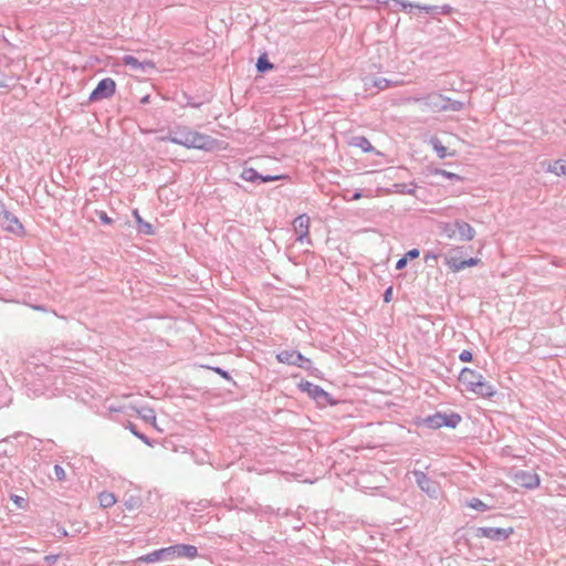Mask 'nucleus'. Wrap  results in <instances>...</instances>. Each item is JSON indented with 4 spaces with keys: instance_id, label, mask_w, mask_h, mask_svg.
<instances>
[{
    "instance_id": "nucleus-33",
    "label": "nucleus",
    "mask_w": 566,
    "mask_h": 566,
    "mask_svg": "<svg viewBox=\"0 0 566 566\" xmlns=\"http://www.w3.org/2000/svg\"><path fill=\"white\" fill-rule=\"evenodd\" d=\"M95 216L99 219V221L104 224H112L114 220L107 216V213L103 210H96Z\"/></svg>"
},
{
    "instance_id": "nucleus-19",
    "label": "nucleus",
    "mask_w": 566,
    "mask_h": 566,
    "mask_svg": "<svg viewBox=\"0 0 566 566\" xmlns=\"http://www.w3.org/2000/svg\"><path fill=\"white\" fill-rule=\"evenodd\" d=\"M353 145L356 147H360L363 153H374L377 157H379V159L375 161V165H382V164H386L389 161L388 159L385 158L386 156L384 153L377 151L374 148L373 144H353Z\"/></svg>"
},
{
    "instance_id": "nucleus-14",
    "label": "nucleus",
    "mask_w": 566,
    "mask_h": 566,
    "mask_svg": "<svg viewBox=\"0 0 566 566\" xmlns=\"http://www.w3.org/2000/svg\"><path fill=\"white\" fill-rule=\"evenodd\" d=\"M520 485L533 490L539 485V476L536 473L521 471L516 474Z\"/></svg>"
},
{
    "instance_id": "nucleus-48",
    "label": "nucleus",
    "mask_w": 566,
    "mask_h": 566,
    "mask_svg": "<svg viewBox=\"0 0 566 566\" xmlns=\"http://www.w3.org/2000/svg\"><path fill=\"white\" fill-rule=\"evenodd\" d=\"M355 142H363V143H366V142H368V140H367V138H366V137L360 136V137H356V138H355Z\"/></svg>"
},
{
    "instance_id": "nucleus-2",
    "label": "nucleus",
    "mask_w": 566,
    "mask_h": 566,
    "mask_svg": "<svg viewBox=\"0 0 566 566\" xmlns=\"http://www.w3.org/2000/svg\"><path fill=\"white\" fill-rule=\"evenodd\" d=\"M459 381L465 387V390L483 398H491L496 392L494 387L485 381L480 373L468 367L462 368L460 371Z\"/></svg>"
},
{
    "instance_id": "nucleus-40",
    "label": "nucleus",
    "mask_w": 566,
    "mask_h": 566,
    "mask_svg": "<svg viewBox=\"0 0 566 566\" xmlns=\"http://www.w3.org/2000/svg\"><path fill=\"white\" fill-rule=\"evenodd\" d=\"M382 297L385 303H389L392 300V286L386 289Z\"/></svg>"
},
{
    "instance_id": "nucleus-3",
    "label": "nucleus",
    "mask_w": 566,
    "mask_h": 566,
    "mask_svg": "<svg viewBox=\"0 0 566 566\" xmlns=\"http://www.w3.org/2000/svg\"><path fill=\"white\" fill-rule=\"evenodd\" d=\"M276 360L289 366H297L306 370L310 376L317 377L319 370L313 366L310 358L303 356L298 350L284 349L276 354Z\"/></svg>"
},
{
    "instance_id": "nucleus-34",
    "label": "nucleus",
    "mask_w": 566,
    "mask_h": 566,
    "mask_svg": "<svg viewBox=\"0 0 566 566\" xmlns=\"http://www.w3.org/2000/svg\"><path fill=\"white\" fill-rule=\"evenodd\" d=\"M54 475H55L56 481L62 482V481H65V479H66L65 470L60 464L54 465Z\"/></svg>"
},
{
    "instance_id": "nucleus-39",
    "label": "nucleus",
    "mask_w": 566,
    "mask_h": 566,
    "mask_svg": "<svg viewBox=\"0 0 566 566\" xmlns=\"http://www.w3.org/2000/svg\"><path fill=\"white\" fill-rule=\"evenodd\" d=\"M212 370L214 373H217L218 375H220L222 378H224L227 380H232L230 374L227 370H224V369H222L220 367H213Z\"/></svg>"
},
{
    "instance_id": "nucleus-25",
    "label": "nucleus",
    "mask_w": 566,
    "mask_h": 566,
    "mask_svg": "<svg viewBox=\"0 0 566 566\" xmlns=\"http://www.w3.org/2000/svg\"><path fill=\"white\" fill-rule=\"evenodd\" d=\"M433 149L437 153V156L441 159L450 156L453 157L457 155L455 150H450L448 147H446L443 144H432Z\"/></svg>"
},
{
    "instance_id": "nucleus-50",
    "label": "nucleus",
    "mask_w": 566,
    "mask_h": 566,
    "mask_svg": "<svg viewBox=\"0 0 566 566\" xmlns=\"http://www.w3.org/2000/svg\"><path fill=\"white\" fill-rule=\"evenodd\" d=\"M34 308H35V310H38V311H43V310H44V307H43V306H41V305H39V306H34Z\"/></svg>"
},
{
    "instance_id": "nucleus-5",
    "label": "nucleus",
    "mask_w": 566,
    "mask_h": 566,
    "mask_svg": "<svg viewBox=\"0 0 566 566\" xmlns=\"http://www.w3.org/2000/svg\"><path fill=\"white\" fill-rule=\"evenodd\" d=\"M298 388L301 391L306 392L312 399L316 401L321 407L324 406H333L336 403V400L325 391L322 387L314 385L307 380H302L298 384Z\"/></svg>"
},
{
    "instance_id": "nucleus-42",
    "label": "nucleus",
    "mask_w": 566,
    "mask_h": 566,
    "mask_svg": "<svg viewBox=\"0 0 566 566\" xmlns=\"http://www.w3.org/2000/svg\"><path fill=\"white\" fill-rule=\"evenodd\" d=\"M407 262H408L407 256H402V258H400V259L397 261V263H396V269H397V270H402V269H405V268L407 266Z\"/></svg>"
},
{
    "instance_id": "nucleus-43",
    "label": "nucleus",
    "mask_w": 566,
    "mask_h": 566,
    "mask_svg": "<svg viewBox=\"0 0 566 566\" xmlns=\"http://www.w3.org/2000/svg\"><path fill=\"white\" fill-rule=\"evenodd\" d=\"M177 160L179 161H197V160H200L201 158H193V157H190V156H181L179 158H176Z\"/></svg>"
},
{
    "instance_id": "nucleus-31",
    "label": "nucleus",
    "mask_w": 566,
    "mask_h": 566,
    "mask_svg": "<svg viewBox=\"0 0 566 566\" xmlns=\"http://www.w3.org/2000/svg\"><path fill=\"white\" fill-rule=\"evenodd\" d=\"M463 108V103L462 102H459V101H452L451 98L448 97V103H446V108L444 111H460Z\"/></svg>"
},
{
    "instance_id": "nucleus-38",
    "label": "nucleus",
    "mask_w": 566,
    "mask_h": 566,
    "mask_svg": "<svg viewBox=\"0 0 566 566\" xmlns=\"http://www.w3.org/2000/svg\"><path fill=\"white\" fill-rule=\"evenodd\" d=\"M459 359L463 363H468L473 359V355L470 350L464 349L460 353Z\"/></svg>"
},
{
    "instance_id": "nucleus-24",
    "label": "nucleus",
    "mask_w": 566,
    "mask_h": 566,
    "mask_svg": "<svg viewBox=\"0 0 566 566\" xmlns=\"http://www.w3.org/2000/svg\"><path fill=\"white\" fill-rule=\"evenodd\" d=\"M180 145L187 149L193 148V149H199V150H203L207 153H211V151H214L216 149H220L218 147L219 144H180Z\"/></svg>"
},
{
    "instance_id": "nucleus-20",
    "label": "nucleus",
    "mask_w": 566,
    "mask_h": 566,
    "mask_svg": "<svg viewBox=\"0 0 566 566\" xmlns=\"http://www.w3.org/2000/svg\"><path fill=\"white\" fill-rule=\"evenodd\" d=\"M546 170L557 176H566V160L548 163Z\"/></svg>"
},
{
    "instance_id": "nucleus-49",
    "label": "nucleus",
    "mask_w": 566,
    "mask_h": 566,
    "mask_svg": "<svg viewBox=\"0 0 566 566\" xmlns=\"http://www.w3.org/2000/svg\"><path fill=\"white\" fill-rule=\"evenodd\" d=\"M4 209L6 208H4L3 203L0 201V217L2 216Z\"/></svg>"
},
{
    "instance_id": "nucleus-32",
    "label": "nucleus",
    "mask_w": 566,
    "mask_h": 566,
    "mask_svg": "<svg viewBox=\"0 0 566 566\" xmlns=\"http://www.w3.org/2000/svg\"><path fill=\"white\" fill-rule=\"evenodd\" d=\"M480 262H481V260L478 258H470L468 260H463L461 263H459V265L457 268L463 270L467 266L478 265Z\"/></svg>"
},
{
    "instance_id": "nucleus-28",
    "label": "nucleus",
    "mask_w": 566,
    "mask_h": 566,
    "mask_svg": "<svg viewBox=\"0 0 566 566\" xmlns=\"http://www.w3.org/2000/svg\"><path fill=\"white\" fill-rule=\"evenodd\" d=\"M432 174H433V175H440V176H443V177H446L447 179H450V180H455V181H461V180H463V178H462L460 175L454 174V172L447 171V170L441 169V168H434V169H432Z\"/></svg>"
},
{
    "instance_id": "nucleus-4",
    "label": "nucleus",
    "mask_w": 566,
    "mask_h": 566,
    "mask_svg": "<svg viewBox=\"0 0 566 566\" xmlns=\"http://www.w3.org/2000/svg\"><path fill=\"white\" fill-rule=\"evenodd\" d=\"M461 416L455 412L451 415L436 412L434 415L423 418L421 423L430 429H439L441 427L455 428L461 422Z\"/></svg>"
},
{
    "instance_id": "nucleus-29",
    "label": "nucleus",
    "mask_w": 566,
    "mask_h": 566,
    "mask_svg": "<svg viewBox=\"0 0 566 566\" xmlns=\"http://www.w3.org/2000/svg\"><path fill=\"white\" fill-rule=\"evenodd\" d=\"M468 506L471 509H474L476 511H480V512H485L489 510V506L482 500H480L478 497H472L468 502Z\"/></svg>"
},
{
    "instance_id": "nucleus-15",
    "label": "nucleus",
    "mask_w": 566,
    "mask_h": 566,
    "mask_svg": "<svg viewBox=\"0 0 566 566\" xmlns=\"http://www.w3.org/2000/svg\"><path fill=\"white\" fill-rule=\"evenodd\" d=\"M457 233L461 241H471L475 237V230L463 220H455Z\"/></svg>"
},
{
    "instance_id": "nucleus-27",
    "label": "nucleus",
    "mask_w": 566,
    "mask_h": 566,
    "mask_svg": "<svg viewBox=\"0 0 566 566\" xmlns=\"http://www.w3.org/2000/svg\"><path fill=\"white\" fill-rule=\"evenodd\" d=\"M272 69H273V64L268 60L265 54L259 56V59L256 61V70L260 73H265Z\"/></svg>"
},
{
    "instance_id": "nucleus-21",
    "label": "nucleus",
    "mask_w": 566,
    "mask_h": 566,
    "mask_svg": "<svg viewBox=\"0 0 566 566\" xmlns=\"http://www.w3.org/2000/svg\"><path fill=\"white\" fill-rule=\"evenodd\" d=\"M137 413L145 422L153 424L156 422V415L153 408L142 407L137 409Z\"/></svg>"
},
{
    "instance_id": "nucleus-11",
    "label": "nucleus",
    "mask_w": 566,
    "mask_h": 566,
    "mask_svg": "<svg viewBox=\"0 0 566 566\" xmlns=\"http://www.w3.org/2000/svg\"><path fill=\"white\" fill-rule=\"evenodd\" d=\"M310 223L311 219L306 213L300 214L293 220L292 226L296 234V241L304 242L306 240L308 243H312L308 237Z\"/></svg>"
},
{
    "instance_id": "nucleus-8",
    "label": "nucleus",
    "mask_w": 566,
    "mask_h": 566,
    "mask_svg": "<svg viewBox=\"0 0 566 566\" xmlns=\"http://www.w3.org/2000/svg\"><path fill=\"white\" fill-rule=\"evenodd\" d=\"M116 83L111 77L101 80L97 86L93 90L90 95V101L96 102L105 98H109L115 94Z\"/></svg>"
},
{
    "instance_id": "nucleus-7",
    "label": "nucleus",
    "mask_w": 566,
    "mask_h": 566,
    "mask_svg": "<svg viewBox=\"0 0 566 566\" xmlns=\"http://www.w3.org/2000/svg\"><path fill=\"white\" fill-rule=\"evenodd\" d=\"M412 474L417 482V485L431 499H437L440 492V486L438 482L433 481L429 478L424 472L420 470H413Z\"/></svg>"
},
{
    "instance_id": "nucleus-35",
    "label": "nucleus",
    "mask_w": 566,
    "mask_h": 566,
    "mask_svg": "<svg viewBox=\"0 0 566 566\" xmlns=\"http://www.w3.org/2000/svg\"><path fill=\"white\" fill-rule=\"evenodd\" d=\"M11 500L14 502L18 509H25L28 506V500L19 496V495H11Z\"/></svg>"
},
{
    "instance_id": "nucleus-51",
    "label": "nucleus",
    "mask_w": 566,
    "mask_h": 566,
    "mask_svg": "<svg viewBox=\"0 0 566 566\" xmlns=\"http://www.w3.org/2000/svg\"><path fill=\"white\" fill-rule=\"evenodd\" d=\"M170 142L176 143L179 142L176 137L170 138Z\"/></svg>"
},
{
    "instance_id": "nucleus-44",
    "label": "nucleus",
    "mask_w": 566,
    "mask_h": 566,
    "mask_svg": "<svg viewBox=\"0 0 566 566\" xmlns=\"http://www.w3.org/2000/svg\"><path fill=\"white\" fill-rule=\"evenodd\" d=\"M8 458L6 454H0V471L3 470L7 465Z\"/></svg>"
},
{
    "instance_id": "nucleus-13",
    "label": "nucleus",
    "mask_w": 566,
    "mask_h": 566,
    "mask_svg": "<svg viewBox=\"0 0 566 566\" xmlns=\"http://www.w3.org/2000/svg\"><path fill=\"white\" fill-rule=\"evenodd\" d=\"M122 62L125 66H128L130 67L132 70H135V71H147L148 69H154L155 67V64L154 62L151 61H138V59H136L135 56L133 55H124L122 57Z\"/></svg>"
},
{
    "instance_id": "nucleus-41",
    "label": "nucleus",
    "mask_w": 566,
    "mask_h": 566,
    "mask_svg": "<svg viewBox=\"0 0 566 566\" xmlns=\"http://www.w3.org/2000/svg\"><path fill=\"white\" fill-rule=\"evenodd\" d=\"M420 254V251L418 249H411L409 250L405 256H407V260L410 259V260H413V259H417Z\"/></svg>"
},
{
    "instance_id": "nucleus-1",
    "label": "nucleus",
    "mask_w": 566,
    "mask_h": 566,
    "mask_svg": "<svg viewBox=\"0 0 566 566\" xmlns=\"http://www.w3.org/2000/svg\"><path fill=\"white\" fill-rule=\"evenodd\" d=\"M198 556V548L189 544H176L159 548L139 556L136 562L143 564L156 563L159 560H171L175 557L193 559Z\"/></svg>"
},
{
    "instance_id": "nucleus-16",
    "label": "nucleus",
    "mask_w": 566,
    "mask_h": 566,
    "mask_svg": "<svg viewBox=\"0 0 566 566\" xmlns=\"http://www.w3.org/2000/svg\"><path fill=\"white\" fill-rule=\"evenodd\" d=\"M411 8H417L426 13L429 14H450L452 11V8L449 4L444 6H421V4H413Z\"/></svg>"
},
{
    "instance_id": "nucleus-36",
    "label": "nucleus",
    "mask_w": 566,
    "mask_h": 566,
    "mask_svg": "<svg viewBox=\"0 0 566 566\" xmlns=\"http://www.w3.org/2000/svg\"><path fill=\"white\" fill-rule=\"evenodd\" d=\"M390 84H391V82L384 77L377 78L374 82V86H376L378 90H385V88L389 87Z\"/></svg>"
},
{
    "instance_id": "nucleus-6",
    "label": "nucleus",
    "mask_w": 566,
    "mask_h": 566,
    "mask_svg": "<svg viewBox=\"0 0 566 566\" xmlns=\"http://www.w3.org/2000/svg\"><path fill=\"white\" fill-rule=\"evenodd\" d=\"M515 533L512 526L510 527H492L481 526L474 531V536L478 538H489L493 542H505Z\"/></svg>"
},
{
    "instance_id": "nucleus-52",
    "label": "nucleus",
    "mask_w": 566,
    "mask_h": 566,
    "mask_svg": "<svg viewBox=\"0 0 566 566\" xmlns=\"http://www.w3.org/2000/svg\"><path fill=\"white\" fill-rule=\"evenodd\" d=\"M433 142H438V139L437 138H431L430 143H433Z\"/></svg>"
},
{
    "instance_id": "nucleus-10",
    "label": "nucleus",
    "mask_w": 566,
    "mask_h": 566,
    "mask_svg": "<svg viewBox=\"0 0 566 566\" xmlns=\"http://www.w3.org/2000/svg\"><path fill=\"white\" fill-rule=\"evenodd\" d=\"M240 177L253 184H264L270 181L283 180L289 178L287 175H262L259 174L254 168L249 167L244 168L240 175Z\"/></svg>"
},
{
    "instance_id": "nucleus-26",
    "label": "nucleus",
    "mask_w": 566,
    "mask_h": 566,
    "mask_svg": "<svg viewBox=\"0 0 566 566\" xmlns=\"http://www.w3.org/2000/svg\"><path fill=\"white\" fill-rule=\"evenodd\" d=\"M441 233L444 234L448 239H453L457 235V227L454 222H443L440 226Z\"/></svg>"
},
{
    "instance_id": "nucleus-9",
    "label": "nucleus",
    "mask_w": 566,
    "mask_h": 566,
    "mask_svg": "<svg viewBox=\"0 0 566 566\" xmlns=\"http://www.w3.org/2000/svg\"><path fill=\"white\" fill-rule=\"evenodd\" d=\"M409 101L416 103H422L427 108L432 112H441L446 108V103H448V97L443 96L439 93H430L423 97H412Z\"/></svg>"
},
{
    "instance_id": "nucleus-47",
    "label": "nucleus",
    "mask_w": 566,
    "mask_h": 566,
    "mask_svg": "<svg viewBox=\"0 0 566 566\" xmlns=\"http://www.w3.org/2000/svg\"><path fill=\"white\" fill-rule=\"evenodd\" d=\"M197 138H198L197 134H191V138L188 136L187 142H197Z\"/></svg>"
},
{
    "instance_id": "nucleus-37",
    "label": "nucleus",
    "mask_w": 566,
    "mask_h": 566,
    "mask_svg": "<svg viewBox=\"0 0 566 566\" xmlns=\"http://www.w3.org/2000/svg\"><path fill=\"white\" fill-rule=\"evenodd\" d=\"M361 197H363V195H361L360 190H356L350 195H349V191H347V193L344 196V198L347 201L359 200Z\"/></svg>"
},
{
    "instance_id": "nucleus-12",
    "label": "nucleus",
    "mask_w": 566,
    "mask_h": 566,
    "mask_svg": "<svg viewBox=\"0 0 566 566\" xmlns=\"http://www.w3.org/2000/svg\"><path fill=\"white\" fill-rule=\"evenodd\" d=\"M0 227L3 230L14 234H19L23 231L22 223L19 221V219L13 213L6 209L2 216L0 217Z\"/></svg>"
},
{
    "instance_id": "nucleus-17",
    "label": "nucleus",
    "mask_w": 566,
    "mask_h": 566,
    "mask_svg": "<svg viewBox=\"0 0 566 566\" xmlns=\"http://www.w3.org/2000/svg\"><path fill=\"white\" fill-rule=\"evenodd\" d=\"M133 214L137 222V230L139 233H143L146 235H151L155 233L153 224L143 220V218L138 213V210H134Z\"/></svg>"
},
{
    "instance_id": "nucleus-18",
    "label": "nucleus",
    "mask_w": 566,
    "mask_h": 566,
    "mask_svg": "<svg viewBox=\"0 0 566 566\" xmlns=\"http://www.w3.org/2000/svg\"><path fill=\"white\" fill-rule=\"evenodd\" d=\"M454 252L461 253V248L454 249L448 254L444 255V263L453 271L459 272L461 269H458L457 266L459 263H461L463 260H461L460 256H457Z\"/></svg>"
},
{
    "instance_id": "nucleus-23",
    "label": "nucleus",
    "mask_w": 566,
    "mask_h": 566,
    "mask_svg": "<svg viewBox=\"0 0 566 566\" xmlns=\"http://www.w3.org/2000/svg\"><path fill=\"white\" fill-rule=\"evenodd\" d=\"M127 429H129V431L136 437L138 438L139 440H142L145 444L149 446V447H153V441L144 433H142L138 429H137V426L130 421H128L127 426H126Z\"/></svg>"
},
{
    "instance_id": "nucleus-30",
    "label": "nucleus",
    "mask_w": 566,
    "mask_h": 566,
    "mask_svg": "<svg viewBox=\"0 0 566 566\" xmlns=\"http://www.w3.org/2000/svg\"><path fill=\"white\" fill-rule=\"evenodd\" d=\"M438 256L439 255L437 253H434L432 251H428V252L424 253L423 261L429 266L434 268L437 265V262H438Z\"/></svg>"
},
{
    "instance_id": "nucleus-22",
    "label": "nucleus",
    "mask_w": 566,
    "mask_h": 566,
    "mask_svg": "<svg viewBox=\"0 0 566 566\" xmlns=\"http://www.w3.org/2000/svg\"><path fill=\"white\" fill-rule=\"evenodd\" d=\"M99 505L104 509L112 507L116 503V497L111 492H102L98 495Z\"/></svg>"
},
{
    "instance_id": "nucleus-45",
    "label": "nucleus",
    "mask_w": 566,
    "mask_h": 566,
    "mask_svg": "<svg viewBox=\"0 0 566 566\" xmlns=\"http://www.w3.org/2000/svg\"><path fill=\"white\" fill-rule=\"evenodd\" d=\"M56 558H57V556H55V555H48V556H45V560L49 562V563L55 562Z\"/></svg>"
},
{
    "instance_id": "nucleus-46",
    "label": "nucleus",
    "mask_w": 566,
    "mask_h": 566,
    "mask_svg": "<svg viewBox=\"0 0 566 566\" xmlns=\"http://www.w3.org/2000/svg\"><path fill=\"white\" fill-rule=\"evenodd\" d=\"M125 505L128 510H133L135 507L136 503L132 500L129 502H126Z\"/></svg>"
}]
</instances>
